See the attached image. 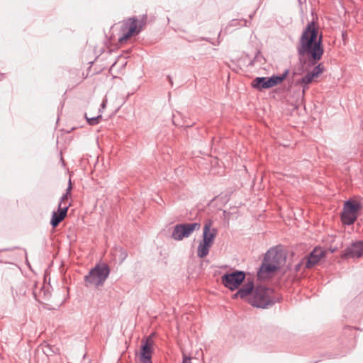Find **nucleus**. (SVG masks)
Here are the masks:
<instances>
[{
  "label": "nucleus",
  "instance_id": "9",
  "mask_svg": "<svg viewBox=\"0 0 363 363\" xmlns=\"http://www.w3.org/2000/svg\"><path fill=\"white\" fill-rule=\"evenodd\" d=\"M245 279V273L242 271L236 270L232 273L225 274L221 277V282L225 287L230 291L238 289Z\"/></svg>",
  "mask_w": 363,
  "mask_h": 363
},
{
  "label": "nucleus",
  "instance_id": "3",
  "mask_svg": "<svg viewBox=\"0 0 363 363\" xmlns=\"http://www.w3.org/2000/svg\"><path fill=\"white\" fill-rule=\"evenodd\" d=\"M146 21V16L140 18L132 17L125 21L121 27L122 35L119 38V42H126L131 36L140 33L145 26Z\"/></svg>",
  "mask_w": 363,
  "mask_h": 363
},
{
  "label": "nucleus",
  "instance_id": "10",
  "mask_svg": "<svg viewBox=\"0 0 363 363\" xmlns=\"http://www.w3.org/2000/svg\"><path fill=\"white\" fill-rule=\"evenodd\" d=\"M201 225L199 223L177 224L172 233V237L175 240H182L189 238L194 230H199Z\"/></svg>",
  "mask_w": 363,
  "mask_h": 363
},
{
  "label": "nucleus",
  "instance_id": "18",
  "mask_svg": "<svg viewBox=\"0 0 363 363\" xmlns=\"http://www.w3.org/2000/svg\"><path fill=\"white\" fill-rule=\"evenodd\" d=\"M323 72V66L322 64H318L316 65L313 69L310 72V73L314 77H318L319 74H320Z\"/></svg>",
  "mask_w": 363,
  "mask_h": 363
},
{
  "label": "nucleus",
  "instance_id": "7",
  "mask_svg": "<svg viewBox=\"0 0 363 363\" xmlns=\"http://www.w3.org/2000/svg\"><path fill=\"white\" fill-rule=\"evenodd\" d=\"M252 306L265 308L272 303L271 301V291L263 286H257L252 294L250 301Z\"/></svg>",
  "mask_w": 363,
  "mask_h": 363
},
{
  "label": "nucleus",
  "instance_id": "12",
  "mask_svg": "<svg viewBox=\"0 0 363 363\" xmlns=\"http://www.w3.org/2000/svg\"><path fill=\"white\" fill-rule=\"evenodd\" d=\"M345 258L359 259L363 257V241L357 240L347 246L343 254Z\"/></svg>",
  "mask_w": 363,
  "mask_h": 363
},
{
  "label": "nucleus",
  "instance_id": "13",
  "mask_svg": "<svg viewBox=\"0 0 363 363\" xmlns=\"http://www.w3.org/2000/svg\"><path fill=\"white\" fill-rule=\"evenodd\" d=\"M153 344L152 336L149 335L145 340L142 341L140 359L143 363H152L151 352Z\"/></svg>",
  "mask_w": 363,
  "mask_h": 363
},
{
  "label": "nucleus",
  "instance_id": "1",
  "mask_svg": "<svg viewBox=\"0 0 363 363\" xmlns=\"http://www.w3.org/2000/svg\"><path fill=\"white\" fill-rule=\"evenodd\" d=\"M322 35L318 36V30L314 21L308 23L303 30L297 46L300 57L308 56L311 63L315 65L322 58L324 53Z\"/></svg>",
  "mask_w": 363,
  "mask_h": 363
},
{
  "label": "nucleus",
  "instance_id": "17",
  "mask_svg": "<svg viewBox=\"0 0 363 363\" xmlns=\"http://www.w3.org/2000/svg\"><path fill=\"white\" fill-rule=\"evenodd\" d=\"M72 182L71 179L69 180V185L66 189V192L60 198V201L58 205H61V206H65V205H68L65 201L68 199L69 197L71 196V191H72Z\"/></svg>",
  "mask_w": 363,
  "mask_h": 363
},
{
  "label": "nucleus",
  "instance_id": "20",
  "mask_svg": "<svg viewBox=\"0 0 363 363\" xmlns=\"http://www.w3.org/2000/svg\"><path fill=\"white\" fill-rule=\"evenodd\" d=\"M182 363H191V358L189 357L184 356L183 357Z\"/></svg>",
  "mask_w": 363,
  "mask_h": 363
},
{
  "label": "nucleus",
  "instance_id": "19",
  "mask_svg": "<svg viewBox=\"0 0 363 363\" xmlns=\"http://www.w3.org/2000/svg\"><path fill=\"white\" fill-rule=\"evenodd\" d=\"M85 118H86L89 125H96V124H98L99 123L100 119L101 118V116L99 115V116H97L96 117L88 118L87 116H86V113H85Z\"/></svg>",
  "mask_w": 363,
  "mask_h": 363
},
{
  "label": "nucleus",
  "instance_id": "6",
  "mask_svg": "<svg viewBox=\"0 0 363 363\" xmlns=\"http://www.w3.org/2000/svg\"><path fill=\"white\" fill-rule=\"evenodd\" d=\"M362 208L361 202L349 199L343 205V209L341 213V221L345 225H352L357 219L359 212Z\"/></svg>",
  "mask_w": 363,
  "mask_h": 363
},
{
  "label": "nucleus",
  "instance_id": "4",
  "mask_svg": "<svg viewBox=\"0 0 363 363\" xmlns=\"http://www.w3.org/2000/svg\"><path fill=\"white\" fill-rule=\"evenodd\" d=\"M211 225V222L208 221L203 226L202 240L199 242L197 248V256L200 258H203L208 255L210 248L213 245L218 234L217 229L212 228Z\"/></svg>",
  "mask_w": 363,
  "mask_h": 363
},
{
  "label": "nucleus",
  "instance_id": "22",
  "mask_svg": "<svg viewBox=\"0 0 363 363\" xmlns=\"http://www.w3.org/2000/svg\"><path fill=\"white\" fill-rule=\"evenodd\" d=\"M106 100L104 101L101 104V106L102 108H104L106 106Z\"/></svg>",
  "mask_w": 363,
  "mask_h": 363
},
{
  "label": "nucleus",
  "instance_id": "8",
  "mask_svg": "<svg viewBox=\"0 0 363 363\" xmlns=\"http://www.w3.org/2000/svg\"><path fill=\"white\" fill-rule=\"evenodd\" d=\"M289 73V69H286L279 76H272L271 77H256L252 81V86L259 90L272 88L281 84Z\"/></svg>",
  "mask_w": 363,
  "mask_h": 363
},
{
  "label": "nucleus",
  "instance_id": "5",
  "mask_svg": "<svg viewBox=\"0 0 363 363\" xmlns=\"http://www.w3.org/2000/svg\"><path fill=\"white\" fill-rule=\"evenodd\" d=\"M109 274L110 268L107 264H96L84 277V279L86 286L90 284L98 287L104 285Z\"/></svg>",
  "mask_w": 363,
  "mask_h": 363
},
{
  "label": "nucleus",
  "instance_id": "16",
  "mask_svg": "<svg viewBox=\"0 0 363 363\" xmlns=\"http://www.w3.org/2000/svg\"><path fill=\"white\" fill-rule=\"evenodd\" d=\"M314 78L315 77L312 76V74L310 72H308L303 77H302L300 80L297 82V83L299 84L303 88V96L305 94V91L308 89V85L312 82Z\"/></svg>",
  "mask_w": 363,
  "mask_h": 363
},
{
  "label": "nucleus",
  "instance_id": "15",
  "mask_svg": "<svg viewBox=\"0 0 363 363\" xmlns=\"http://www.w3.org/2000/svg\"><path fill=\"white\" fill-rule=\"evenodd\" d=\"M254 283L253 281H247L245 283L238 291L233 294V298H237L238 297L241 298H246L252 293L254 292Z\"/></svg>",
  "mask_w": 363,
  "mask_h": 363
},
{
  "label": "nucleus",
  "instance_id": "2",
  "mask_svg": "<svg viewBox=\"0 0 363 363\" xmlns=\"http://www.w3.org/2000/svg\"><path fill=\"white\" fill-rule=\"evenodd\" d=\"M282 255L274 249L269 250L264 256L263 262L257 272V277L261 279H266L271 277L280 267V260Z\"/></svg>",
  "mask_w": 363,
  "mask_h": 363
},
{
  "label": "nucleus",
  "instance_id": "14",
  "mask_svg": "<svg viewBox=\"0 0 363 363\" xmlns=\"http://www.w3.org/2000/svg\"><path fill=\"white\" fill-rule=\"evenodd\" d=\"M70 205L71 204L69 203L68 205H65V206L58 205L57 211H54L52 213V218L50 220V224L52 228H56L60 224V223L64 220L67 216V211Z\"/></svg>",
  "mask_w": 363,
  "mask_h": 363
},
{
  "label": "nucleus",
  "instance_id": "11",
  "mask_svg": "<svg viewBox=\"0 0 363 363\" xmlns=\"http://www.w3.org/2000/svg\"><path fill=\"white\" fill-rule=\"evenodd\" d=\"M325 252L321 248L315 247L311 253L310 255L304 257L301 262L296 266V269L298 270L301 265L305 263V267L310 269L313 267L320 260V259L324 257Z\"/></svg>",
  "mask_w": 363,
  "mask_h": 363
},
{
  "label": "nucleus",
  "instance_id": "21",
  "mask_svg": "<svg viewBox=\"0 0 363 363\" xmlns=\"http://www.w3.org/2000/svg\"><path fill=\"white\" fill-rule=\"evenodd\" d=\"M121 251H122L121 252H122V256H123L122 260H123L127 257V254H126V252L125 251H123L122 250H121Z\"/></svg>",
  "mask_w": 363,
  "mask_h": 363
}]
</instances>
